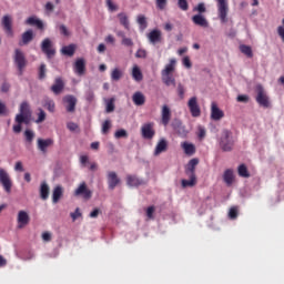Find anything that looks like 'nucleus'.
<instances>
[{"instance_id":"1","label":"nucleus","mask_w":284,"mask_h":284,"mask_svg":"<svg viewBox=\"0 0 284 284\" xmlns=\"http://www.w3.org/2000/svg\"><path fill=\"white\" fill-rule=\"evenodd\" d=\"M174 72H176V59L172 58L169 63L164 65V70L161 71L162 82L164 85L170 88H176V79L174 78Z\"/></svg>"},{"instance_id":"2","label":"nucleus","mask_w":284,"mask_h":284,"mask_svg":"<svg viewBox=\"0 0 284 284\" xmlns=\"http://www.w3.org/2000/svg\"><path fill=\"white\" fill-rule=\"evenodd\" d=\"M219 145L223 152H232L234 149V135L229 130H223L219 139Z\"/></svg>"},{"instance_id":"3","label":"nucleus","mask_w":284,"mask_h":284,"mask_svg":"<svg viewBox=\"0 0 284 284\" xmlns=\"http://www.w3.org/2000/svg\"><path fill=\"white\" fill-rule=\"evenodd\" d=\"M32 119V111L30 110V104L28 102H22L20 104L19 114L16 115V123H30V120Z\"/></svg>"},{"instance_id":"4","label":"nucleus","mask_w":284,"mask_h":284,"mask_svg":"<svg viewBox=\"0 0 284 284\" xmlns=\"http://www.w3.org/2000/svg\"><path fill=\"white\" fill-rule=\"evenodd\" d=\"M13 63L18 69V74L21 77L26 67L28 65V60L26 59V53L20 49H16L13 53Z\"/></svg>"},{"instance_id":"5","label":"nucleus","mask_w":284,"mask_h":284,"mask_svg":"<svg viewBox=\"0 0 284 284\" xmlns=\"http://www.w3.org/2000/svg\"><path fill=\"white\" fill-rule=\"evenodd\" d=\"M256 98L255 101L261 105V108H270V95H267V91L261 84L255 87Z\"/></svg>"},{"instance_id":"6","label":"nucleus","mask_w":284,"mask_h":284,"mask_svg":"<svg viewBox=\"0 0 284 284\" xmlns=\"http://www.w3.org/2000/svg\"><path fill=\"white\" fill-rule=\"evenodd\" d=\"M217 2V14L221 23H227V12H230V6L227 0H216Z\"/></svg>"},{"instance_id":"7","label":"nucleus","mask_w":284,"mask_h":284,"mask_svg":"<svg viewBox=\"0 0 284 284\" xmlns=\"http://www.w3.org/2000/svg\"><path fill=\"white\" fill-rule=\"evenodd\" d=\"M171 125H172V129L174 130L175 134H178V136H180V139H186L187 134H190V131L187 130L185 124H183V122L179 119L173 120Z\"/></svg>"},{"instance_id":"8","label":"nucleus","mask_w":284,"mask_h":284,"mask_svg":"<svg viewBox=\"0 0 284 284\" xmlns=\"http://www.w3.org/2000/svg\"><path fill=\"white\" fill-rule=\"evenodd\" d=\"M0 184L7 194L12 192V180L10 179V174L8 171H6V169H0Z\"/></svg>"},{"instance_id":"9","label":"nucleus","mask_w":284,"mask_h":284,"mask_svg":"<svg viewBox=\"0 0 284 284\" xmlns=\"http://www.w3.org/2000/svg\"><path fill=\"white\" fill-rule=\"evenodd\" d=\"M141 134L142 139L152 141V139H154V134H156V131H154V122L144 123L141 126Z\"/></svg>"},{"instance_id":"10","label":"nucleus","mask_w":284,"mask_h":284,"mask_svg":"<svg viewBox=\"0 0 284 284\" xmlns=\"http://www.w3.org/2000/svg\"><path fill=\"white\" fill-rule=\"evenodd\" d=\"M187 108L191 112V116L195 119L201 116V106L199 105V99L196 97L190 98L187 102Z\"/></svg>"},{"instance_id":"11","label":"nucleus","mask_w":284,"mask_h":284,"mask_svg":"<svg viewBox=\"0 0 284 284\" xmlns=\"http://www.w3.org/2000/svg\"><path fill=\"white\" fill-rule=\"evenodd\" d=\"M74 196H82L87 201L92 199V191L88 189V184L85 182L80 183V185L74 191Z\"/></svg>"},{"instance_id":"12","label":"nucleus","mask_w":284,"mask_h":284,"mask_svg":"<svg viewBox=\"0 0 284 284\" xmlns=\"http://www.w3.org/2000/svg\"><path fill=\"white\" fill-rule=\"evenodd\" d=\"M41 50L44 54H47L48 59H52L57 51L52 47V40L50 38H45L41 43Z\"/></svg>"},{"instance_id":"13","label":"nucleus","mask_w":284,"mask_h":284,"mask_svg":"<svg viewBox=\"0 0 284 284\" xmlns=\"http://www.w3.org/2000/svg\"><path fill=\"white\" fill-rule=\"evenodd\" d=\"M18 230H23L26 225L30 224V214L26 211H19L17 216Z\"/></svg>"},{"instance_id":"14","label":"nucleus","mask_w":284,"mask_h":284,"mask_svg":"<svg viewBox=\"0 0 284 284\" xmlns=\"http://www.w3.org/2000/svg\"><path fill=\"white\" fill-rule=\"evenodd\" d=\"M146 38L151 45H156V43H161V41L163 40V34L161 33V30L154 29L146 34Z\"/></svg>"},{"instance_id":"15","label":"nucleus","mask_w":284,"mask_h":284,"mask_svg":"<svg viewBox=\"0 0 284 284\" xmlns=\"http://www.w3.org/2000/svg\"><path fill=\"white\" fill-rule=\"evenodd\" d=\"M223 116H225V113L223 112V110H221L219 108L216 102H212L211 103V119H212V121H221V119H223Z\"/></svg>"},{"instance_id":"16","label":"nucleus","mask_w":284,"mask_h":284,"mask_svg":"<svg viewBox=\"0 0 284 284\" xmlns=\"http://www.w3.org/2000/svg\"><path fill=\"white\" fill-rule=\"evenodd\" d=\"M172 119V110L168 104L162 105V111H161V121L164 126L170 125V121Z\"/></svg>"},{"instance_id":"17","label":"nucleus","mask_w":284,"mask_h":284,"mask_svg":"<svg viewBox=\"0 0 284 284\" xmlns=\"http://www.w3.org/2000/svg\"><path fill=\"white\" fill-rule=\"evenodd\" d=\"M106 181L109 185V190H114L119 183H121V179H119V175L114 171L108 172Z\"/></svg>"},{"instance_id":"18","label":"nucleus","mask_w":284,"mask_h":284,"mask_svg":"<svg viewBox=\"0 0 284 284\" xmlns=\"http://www.w3.org/2000/svg\"><path fill=\"white\" fill-rule=\"evenodd\" d=\"M38 150L45 154L48 152V148L54 145V140L52 139H38Z\"/></svg>"},{"instance_id":"19","label":"nucleus","mask_w":284,"mask_h":284,"mask_svg":"<svg viewBox=\"0 0 284 284\" xmlns=\"http://www.w3.org/2000/svg\"><path fill=\"white\" fill-rule=\"evenodd\" d=\"M63 102L65 103L67 112H74L77 110V97L65 95Z\"/></svg>"},{"instance_id":"20","label":"nucleus","mask_w":284,"mask_h":284,"mask_svg":"<svg viewBox=\"0 0 284 284\" xmlns=\"http://www.w3.org/2000/svg\"><path fill=\"white\" fill-rule=\"evenodd\" d=\"M73 71L78 77H83L85 74V60L79 58L73 64Z\"/></svg>"},{"instance_id":"21","label":"nucleus","mask_w":284,"mask_h":284,"mask_svg":"<svg viewBox=\"0 0 284 284\" xmlns=\"http://www.w3.org/2000/svg\"><path fill=\"white\" fill-rule=\"evenodd\" d=\"M181 148L186 156H194L196 154V146L192 142L184 141L181 143Z\"/></svg>"},{"instance_id":"22","label":"nucleus","mask_w":284,"mask_h":284,"mask_svg":"<svg viewBox=\"0 0 284 284\" xmlns=\"http://www.w3.org/2000/svg\"><path fill=\"white\" fill-rule=\"evenodd\" d=\"M192 21L195 26H200V28H209L210 22L205 19V16L197 13L192 17Z\"/></svg>"},{"instance_id":"23","label":"nucleus","mask_w":284,"mask_h":284,"mask_svg":"<svg viewBox=\"0 0 284 284\" xmlns=\"http://www.w3.org/2000/svg\"><path fill=\"white\" fill-rule=\"evenodd\" d=\"M168 150V140L162 138L159 140L158 144L155 145V150L153 152L154 156H159V154H163Z\"/></svg>"},{"instance_id":"24","label":"nucleus","mask_w":284,"mask_h":284,"mask_svg":"<svg viewBox=\"0 0 284 284\" xmlns=\"http://www.w3.org/2000/svg\"><path fill=\"white\" fill-rule=\"evenodd\" d=\"M2 26L4 28V32L8 34V37H12L13 31H12V19L10 16H4L2 18Z\"/></svg>"},{"instance_id":"25","label":"nucleus","mask_w":284,"mask_h":284,"mask_svg":"<svg viewBox=\"0 0 284 284\" xmlns=\"http://www.w3.org/2000/svg\"><path fill=\"white\" fill-rule=\"evenodd\" d=\"M143 180L139 179L136 175L126 176V185H129V187H139V185H143Z\"/></svg>"},{"instance_id":"26","label":"nucleus","mask_w":284,"mask_h":284,"mask_svg":"<svg viewBox=\"0 0 284 284\" xmlns=\"http://www.w3.org/2000/svg\"><path fill=\"white\" fill-rule=\"evenodd\" d=\"M197 165H199V159L194 158L190 160L185 169V174L196 176V174H194V170H196Z\"/></svg>"},{"instance_id":"27","label":"nucleus","mask_w":284,"mask_h":284,"mask_svg":"<svg viewBox=\"0 0 284 284\" xmlns=\"http://www.w3.org/2000/svg\"><path fill=\"white\" fill-rule=\"evenodd\" d=\"M118 19L120 21V26L124 27V30H130V17H128V13H118Z\"/></svg>"},{"instance_id":"28","label":"nucleus","mask_w":284,"mask_h":284,"mask_svg":"<svg viewBox=\"0 0 284 284\" xmlns=\"http://www.w3.org/2000/svg\"><path fill=\"white\" fill-rule=\"evenodd\" d=\"M50 196V186L48 185L47 182H42L40 185V197L42 201H48Z\"/></svg>"},{"instance_id":"29","label":"nucleus","mask_w":284,"mask_h":284,"mask_svg":"<svg viewBox=\"0 0 284 284\" xmlns=\"http://www.w3.org/2000/svg\"><path fill=\"white\" fill-rule=\"evenodd\" d=\"M132 101H133L134 105H144L145 104V95L142 92L136 91L132 95Z\"/></svg>"},{"instance_id":"30","label":"nucleus","mask_w":284,"mask_h":284,"mask_svg":"<svg viewBox=\"0 0 284 284\" xmlns=\"http://www.w3.org/2000/svg\"><path fill=\"white\" fill-rule=\"evenodd\" d=\"M61 196H63V186L57 185V186L53 189L52 202H53V203H57L58 201H61Z\"/></svg>"},{"instance_id":"31","label":"nucleus","mask_w":284,"mask_h":284,"mask_svg":"<svg viewBox=\"0 0 284 284\" xmlns=\"http://www.w3.org/2000/svg\"><path fill=\"white\" fill-rule=\"evenodd\" d=\"M63 80L61 78H57L54 84L51 87V90L55 93V94H61V92H63Z\"/></svg>"},{"instance_id":"32","label":"nucleus","mask_w":284,"mask_h":284,"mask_svg":"<svg viewBox=\"0 0 284 284\" xmlns=\"http://www.w3.org/2000/svg\"><path fill=\"white\" fill-rule=\"evenodd\" d=\"M223 180L226 185H232L234 183V171H232V169H227L223 174Z\"/></svg>"},{"instance_id":"33","label":"nucleus","mask_w":284,"mask_h":284,"mask_svg":"<svg viewBox=\"0 0 284 284\" xmlns=\"http://www.w3.org/2000/svg\"><path fill=\"white\" fill-rule=\"evenodd\" d=\"M189 180H182V187H194L196 185V175H187Z\"/></svg>"},{"instance_id":"34","label":"nucleus","mask_w":284,"mask_h":284,"mask_svg":"<svg viewBox=\"0 0 284 284\" xmlns=\"http://www.w3.org/2000/svg\"><path fill=\"white\" fill-rule=\"evenodd\" d=\"M28 26H37L40 30L43 29V21L39 20V18L32 16L29 17L26 21Z\"/></svg>"},{"instance_id":"35","label":"nucleus","mask_w":284,"mask_h":284,"mask_svg":"<svg viewBox=\"0 0 284 284\" xmlns=\"http://www.w3.org/2000/svg\"><path fill=\"white\" fill-rule=\"evenodd\" d=\"M132 79L138 82L143 81V73L141 72V68L136 64L132 68Z\"/></svg>"},{"instance_id":"36","label":"nucleus","mask_w":284,"mask_h":284,"mask_svg":"<svg viewBox=\"0 0 284 284\" xmlns=\"http://www.w3.org/2000/svg\"><path fill=\"white\" fill-rule=\"evenodd\" d=\"M32 39H34V33L32 32V30L26 31L22 34V42H20V45H28V43H30Z\"/></svg>"},{"instance_id":"37","label":"nucleus","mask_w":284,"mask_h":284,"mask_svg":"<svg viewBox=\"0 0 284 284\" xmlns=\"http://www.w3.org/2000/svg\"><path fill=\"white\" fill-rule=\"evenodd\" d=\"M74 50H77V45L69 44V45L62 47L61 53L64 54V57H73Z\"/></svg>"},{"instance_id":"38","label":"nucleus","mask_w":284,"mask_h":284,"mask_svg":"<svg viewBox=\"0 0 284 284\" xmlns=\"http://www.w3.org/2000/svg\"><path fill=\"white\" fill-rule=\"evenodd\" d=\"M136 22L140 26L141 32H143V30H145V28H148V20L145 18V16L139 14L136 18Z\"/></svg>"},{"instance_id":"39","label":"nucleus","mask_w":284,"mask_h":284,"mask_svg":"<svg viewBox=\"0 0 284 284\" xmlns=\"http://www.w3.org/2000/svg\"><path fill=\"white\" fill-rule=\"evenodd\" d=\"M43 106L47 108V110L49 112H54V110H55L54 100H52L50 98L44 99Z\"/></svg>"},{"instance_id":"40","label":"nucleus","mask_w":284,"mask_h":284,"mask_svg":"<svg viewBox=\"0 0 284 284\" xmlns=\"http://www.w3.org/2000/svg\"><path fill=\"white\" fill-rule=\"evenodd\" d=\"M240 50L242 54H245V57H248V59H252V57H254V54L252 53V47L250 45L242 44L240 45Z\"/></svg>"},{"instance_id":"41","label":"nucleus","mask_w":284,"mask_h":284,"mask_svg":"<svg viewBox=\"0 0 284 284\" xmlns=\"http://www.w3.org/2000/svg\"><path fill=\"white\" fill-rule=\"evenodd\" d=\"M239 175L243 179H250V172L247 171V166L245 164H241L237 169Z\"/></svg>"},{"instance_id":"42","label":"nucleus","mask_w":284,"mask_h":284,"mask_svg":"<svg viewBox=\"0 0 284 284\" xmlns=\"http://www.w3.org/2000/svg\"><path fill=\"white\" fill-rule=\"evenodd\" d=\"M121 77H123V71L120 69H113L111 72V79L112 81H120Z\"/></svg>"},{"instance_id":"43","label":"nucleus","mask_w":284,"mask_h":284,"mask_svg":"<svg viewBox=\"0 0 284 284\" xmlns=\"http://www.w3.org/2000/svg\"><path fill=\"white\" fill-rule=\"evenodd\" d=\"M47 72L48 69L45 68V63H42L38 70V79H40V81H43V79H45Z\"/></svg>"},{"instance_id":"44","label":"nucleus","mask_w":284,"mask_h":284,"mask_svg":"<svg viewBox=\"0 0 284 284\" xmlns=\"http://www.w3.org/2000/svg\"><path fill=\"white\" fill-rule=\"evenodd\" d=\"M178 6L180 10H183V12H187L190 9V4L187 3V0H178Z\"/></svg>"},{"instance_id":"45","label":"nucleus","mask_w":284,"mask_h":284,"mask_svg":"<svg viewBox=\"0 0 284 284\" xmlns=\"http://www.w3.org/2000/svg\"><path fill=\"white\" fill-rule=\"evenodd\" d=\"M110 128H112V122L110 120H105L102 123V134H108V132H110Z\"/></svg>"},{"instance_id":"46","label":"nucleus","mask_w":284,"mask_h":284,"mask_svg":"<svg viewBox=\"0 0 284 284\" xmlns=\"http://www.w3.org/2000/svg\"><path fill=\"white\" fill-rule=\"evenodd\" d=\"M205 3L200 2L196 7L193 8V12H199V14H203L206 12Z\"/></svg>"},{"instance_id":"47","label":"nucleus","mask_w":284,"mask_h":284,"mask_svg":"<svg viewBox=\"0 0 284 284\" xmlns=\"http://www.w3.org/2000/svg\"><path fill=\"white\" fill-rule=\"evenodd\" d=\"M24 136H26V141H28V143H32V141H34V131L26 130Z\"/></svg>"},{"instance_id":"48","label":"nucleus","mask_w":284,"mask_h":284,"mask_svg":"<svg viewBox=\"0 0 284 284\" xmlns=\"http://www.w3.org/2000/svg\"><path fill=\"white\" fill-rule=\"evenodd\" d=\"M128 136V131L125 129H120L114 133L115 139H126Z\"/></svg>"},{"instance_id":"49","label":"nucleus","mask_w":284,"mask_h":284,"mask_svg":"<svg viewBox=\"0 0 284 284\" xmlns=\"http://www.w3.org/2000/svg\"><path fill=\"white\" fill-rule=\"evenodd\" d=\"M236 216H239V209L236 206H233L229 211V219L234 221V219H236Z\"/></svg>"},{"instance_id":"50","label":"nucleus","mask_w":284,"mask_h":284,"mask_svg":"<svg viewBox=\"0 0 284 284\" xmlns=\"http://www.w3.org/2000/svg\"><path fill=\"white\" fill-rule=\"evenodd\" d=\"M39 113H38V119L36 120V123H43V121H45V111H43V109H38Z\"/></svg>"},{"instance_id":"51","label":"nucleus","mask_w":284,"mask_h":284,"mask_svg":"<svg viewBox=\"0 0 284 284\" xmlns=\"http://www.w3.org/2000/svg\"><path fill=\"white\" fill-rule=\"evenodd\" d=\"M248 101H250V95L247 94H240L236 98L237 103H248Z\"/></svg>"},{"instance_id":"52","label":"nucleus","mask_w":284,"mask_h":284,"mask_svg":"<svg viewBox=\"0 0 284 284\" xmlns=\"http://www.w3.org/2000/svg\"><path fill=\"white\" fill-rule=\"evenodd\" d=\"M106 112H114V99L106 100Z\"/></svg>"},{"instance_id":"53","label":"nucleus","mask_w":284,"mask_h":284,"mask_svg":"<svg viewBox=\"0 0 284 284\" xmlns=\"http://www.w3.org/2000/svg\"><path fill=\"white\" fill-rule=\"evenodd\" d=\"M155 4L158 10H165V6H168V0H155Z\"/></svg>"},{"instance_id":"54","label":"nucleus","mask_w":284,"mask_h":284,"mask_svg":"<svg viewBox=\"0 0 284 284\" xmlns=\"http://www.w3.org/2000/svg\"><path fill=\"white\" fill-rule=\"evenodd\" d=\"M182 65H184L186 70H190L192 68V61L187 55L182 59Z\"/></svg>"},{"instance_id":"55","label":"nucleus","mask_w":284,"mask_h":284,"mask_svg":"<svg viewBox=\"0 0 284 284\" xmlns=\"http://www.w3.org/2000/svg\"><path fill=\"white\" fill-rule=\"evenodd\" d=\"M122 45H125V48H132L134 45V41H132V38H124L122 39Z\"/></svg>"},{"instance_id":"56","label":"nucleus","mask_w":284,"mask_h":284,"mask_svg":"<svg viewBox=\"0 0 284 284\" xmlns=\"http://www.w3.org/2000/svg\"><path fill=\"white\" fill-rule=\"evenodd\" d=\"M178 95L180 99L185 98V87H183L181 83L178 84Z\"/></svg>"},{"instance_id":"57","label":"nucleus","mask_w":284,"mask_h":284,"mask_svg":"<svg viewBox=\"0 0 284 284\" xmlns=\"http://www.w3.org/2000/svg\"><path fill=\"white\" fill-rule=\"evenodd\" d=\"M138 59H145L148 57V52L144 49H139L135 53Z\"/></svg>"},{"instance_id":"58","label":"nucleus","mask_w":284,"mask_h":284,"mask_svg":"<svg viewBox=\"0 0 284 284\" xmlns=\"http://www.w3.org/2000/svg\"><path fill=\"white\" fill-rule=\"evenodd\" d=\"M85 100L89 101V103H92V101H94V91L92 90L87 91Z\"/></svg>"},{"instance_id":"59","label":"nucleus","mask_w":284,"mask_h":284,"mask_svg":"<svg viewBox=\"0 0 284 284\" xmlns=\"http://www.w3.org/2000/svg\"><path fill=\"white\" fill-rule=\"evenodd\" d=\"M44 10L49 14H52V12H54V4H52V2H47L44 6Z\"/></svg>"},{"instance_id":"60","label":"nucleus","mask_w":284,"mask_h":284,"mask_svg":"<svg viewBox=\"0 0 284 284\" xmlns=\"http://www.w3.org/2000/svg\"><path fill=\"white\" fill-rule=\"evenodd\" d=\"M70 216H71L73 222L77 221V219H79L81 216V210L75 209V211L73 213H70Z\"/></svg>"},{"instance_id":"61","label":"nucleus","mask_w":284,"mask_h":284,"mask_svg":"<svg viewBox=\"0 0 284 284\" xmlns=\"http://www.w3.org/2000/svg\"><path fill=\"white\" fill-rule=\"evenodd\" d=\"M89 162H90V158L88 155L80 156V163H81L82 168H85V165H88Z\"/></svg>"},{"instance_id":"62","label":"nucleus","mask_w":284,"mask_h":284,"mask_svg":"<svg viewBox=\"0 0 284 284\" xmlns=\"http://www.w3.org/2000/svg\"><path fill=\"white\" fill-rule=\"evenodd\" d=\"M106 1V7L111 12H114L116 10V6L112 2V0H105Z\"/></svg>"},{"instance_id":"63","label":"nucleus","mask_w":284,"mask_h":284,"mask_svg":"<svg viewBox=\"0 0 284 284\" xmlns=\"http://www.w3.org/2000/svg\"><path fill=\"white\" fill-rule=\"evenodd\" d=\"M197 136L199 139H205V128L199 126Z\"/></svg>"},{"instance_id":"64","label":"nucleus","mask_w":284,"mask_h":284,"mask_svg":"<svg viewBox=\"0 0 284 284\" xmlns=\"http://www.w3.org/2000/svg\"><path fill=\"white\" fill-rule=\"evenodd\" d=\"M277 34L280 39L284 42V27H277Z\"/></svg>"}]
</instances>
